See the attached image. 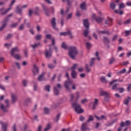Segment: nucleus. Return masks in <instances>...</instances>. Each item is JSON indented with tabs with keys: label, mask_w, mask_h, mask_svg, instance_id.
<instances>
[{
	"label": "nucleus",
	"mask_w": 131,
	"mask_h": 131,
	"mask_svg": "<svg viewBox=\"0 0 131 131\" xmlns=\"http://www.w3.org/2000/svg\"><path fill=\"white\" fill-rule=\"evenodd\" d=\"M78 53V52L76 47H70L69 48V55L72 59H75V57H76Z\"/></svg>",
	"instance_id": "nucleus-1"
},
{
	"label": "nucleus",
	"mask_w": 131,
	"mask_h": 131,
	"mask_svg": "<svg viewBox=\"0 0 131 131\" xmlns=\"http://www.w3.org/2000/svg\"><path fill=\"white\" fill-rule=\"evenodd\" d=\"M16 0H12L10 5H9L10 8L8 9L5 10V8H2L0 9V13L1 15H6L11 10H12V6L15 4Z\"/></svg>",
	"instance_id": "nucleus-2"
},
{
	"label": "nucleus",
	"mask_w": 131,
	"mask_h": 131,
	"mask_svg": "<svg viewBox=\"0 0 131 131\" xmlns=\"http://www.w3.org/2000/svg\"><path fill=\"white\" fill-rule=\"evenodd\" d=\"M73 108H75L76 113L80 114L83 113V110L81 108L80 105L76 103H74L72 104Z\"/></svg>",
	"instance_id": "nucleus-3"
},
{
	"label": "nucleus",
	"mask_w": 131,
	"mask_h": 131,
	"mask_svg": "<svg viewBox=\"0 0 131 131\" xmlns=\"http://www.w3.org/2000/svg\"><path fill=\"white\" fill-rule=\"evenodd\" d=\"M70 97H71V101H74V100H75L76 101H77L79 98H80V94H79V92H76L75 95L73 94H70Z\"/></svg>",
	"instance_id": "nucleus-4"
},
{
	"label": "nucleus",
	"mask_w": 131,
	"mask_h": 131,
	"mask_svg": "<svg viewBox=\"0 0 131 131\" xmlns=\"http://www.w3.org/2000/svg\"><path fill=\"white\" fill-rule=\"evenodd\" d=\"M77 64H74L73 66L71 68L72 70V77L73 78H76V77L77 76V73L75 72V69L77 68Z\"/></svg>",
	"instance_id": "nucleus-5"
},
{
	"label": "nucleus",
	"mask_w": 131,
	"mask_h": 131,
	"mask_svg": "<svg viewBox=\"0 0 131 131\" xmlns=\"http://www.w3.org/2000/svg\"><path fill=\"white\" fill-rule=\"evenodd\" d=\"M66 76L68 79V81H66L64 82V86L67 91H69V86H70V84H71V80L69 79V75L68 73L66 74Z\"/></svg>",
	"instance_id": "nucleus-6"
},
{
	"label": "nucleus",
	"mask_w": 131,
	"mask_h": 131,
	"mask_svg": "<svg viewBox=\"0 0 131 131\" xmlns=\"http://www.w3.org/2000/svg\"><path fill=\"white\" fill-rule=\"evenodd\" d=\"M52 45H49V50L46 51V57L47 59H50L52 57V48L51 46Z\"/></svg>",
	"instance_id": "nucleus-7"
},
{
	"label": "nucleus",
	"mask_w": 131,
	"mask_h": 131,
	"mask_svg": "<svg viewBox=\"0 0 131 131\" xmlns=\"http://www.w3.org/2000/svg\"><path fill=\"white\" fill-rule=\"evenodd\" d=\"M61 89V84H57V86L54 87V94L56 96L59 95V90Z\"/></svg>",
	"instance_id": "nucleus-8"
},
{
	"label": "nucleus",
	"mask_w": 131,
	"mask_h": 131,
	"mask_svg": "<svg viewBox=\"0 0 131 131\" xmlns=\"http://www.w3.org/2000/svg\"><path fill=\"white\" fill-rule=\"evenodd\" d=\"M92 19L93 20H96L98 23H101L102 22L103 18L101 17L97 18V16H96V14H93L92 16Z\"/></svg>",
	"instance_id": "nucleus-9"
},
{
	"label": "nucleus",
	"mask_w": 131,
	"mask_h": 131,
	"mask_svg": "<svg viewBox=\"0 0 131 131\" xmlns=\"http://www.w3.org/2000/svg\"><path fill=\"white\" fill-rule=\"evenodd\" d=\"M46 37L48 39H50V40H52V43L53 46L55 45V38H54L53 37H52V35L51 34L46 35Z\"/></svg>",
	"instance_id": "nucleus-10"
},
{
	"label": "nucleus",
	"mask_w": 131,
	"mask_h": 131,
	"mask_svg": "<svg viewBox=\"0 0 131 131\" xmlns=\"http://www.w3.org/2000/svg\"><path fill=\"white\" fill-rule=\"evenodd\" d=\"M2 125V129L3 131H7V127L8 126V124L7 123H4L2 122H0Z\"/></svg>",
	"instance_id": "nucleus-11"
},
{
	"label": "nucleus",
	"mask_w": 131,
	"mask_h": 131,
	"mask_svg": "<svg viewBox=\"0 0 131 131\" xmlns=\"http://www.w3.org/2000/svg\"><path fill=\"white\" fill-rule=\"evenodd\" d=\"M33 73L34 74V75H36L37 73H38V67L36 66V65L34 64L33 66Z\"/></svg>",
	"instance_id": "nucleus-12"
},
{
	"label": "nucleus",
	"mask_w": 131,
	"mask_h": 131,
	"mask_svg": "<svg viewBox=\"0 0 131 131\" xmlns=\"http://www.w3.org/2000/svg\"><path fill=\"white\" fill-rule=\"evenodd\" d=\"M51 24L52 25V27L55 29V30H58V29L57 27H56V18H53L51 20Z\"/></svg>",
	"instance_id": "nucleus-13"
},
{
	"label": "nucleus",
	"mask_w": 131,
	"mask_h": 131,
	"mask_svg": "<svg viewBox=\"0 0 131 131\" xmlns=\"http://www.w3.org/2000/svg\"><path fill=\"white\" fill-rule=\"evenodd\" d=\"M83 25L84 27L87 29L90 27V24L89 23V20L88 19H84L83 20Z\"/></svg>",
	"instance_id": "nucleus-14"
},
{
	"label": "nucleus",
	"mask_w": 131,
	"mask_h": 131,
	"mask_svg": "<svg viewBox=\"0 0 131 131\" xmlns=\"http://www.w3.org/2000/svg\"><path fill=\"white\" fill-rule=\"evenodd\" d=\"M19 52V49L17 47H15L11 50V56H14L15 53Z\"/></svg>",
	"instance_id": "nucleus-15"
},
{
	"label": "nucleus",
	"mask_w": 131,
	"mask_h": 131,
	"mask_svg": "<svg viewBox=\"0 0 131 131\" xmlns=\"http://www.w3.org/2000/svg\"><path fill=\"white\" fill-rule=\"evenodd\" d=\"M11 98L12 103H15V102L17 101V95L15 94H12Z\"/></svg>",
	"instance_id": "nucleus-16"
},
{
	"label": "nucleus",
	"mask_w": 131,
	"mask_h": 131,
	"mask_svg": "<svg viewBox=\"0 0 131 131\" xmlns=\"http://www.w3.org/2000/svg\"><path fill=\"white\" fill-rule=\"evenodd\" d=\"M130 124V121H126L125 122H122L121 123V126L123 127V126H127V125H129Z\"/></svg>",
	"instance_id": "nucleus-17"
},
{
	"label": "nucleus",
	"mask_w": 131,
	"mask_h": 131,
	"mask_svg": "<svg viewBox=\"0 0 131 131\" xmlns=\"http://www.w3.org/2000/svg\"><path fill=\"white\" fill-rule=\"evenodd\" d=\"M60 35L61 36H65L66 35H71V32L69 31L68 32H61V33H60Z\"/></svg>",
	"instance_id": "nucleus-18"
},
{
	"label": "nucleus",
	"mask_w": 131,
	"mask_h": 131,
	"mask_svg": "<svg viewBox=\"0 0 131 131\" xmlns=\"http://www.w3.org/2000/svg\"><path fill=\"white\" fill-rule=\"evenodd\" d=\"M45 73H42L38 77V80L39 81H42V80H45L46 79L45 78Z\"/></svg>",
	"instance_id": "nucleus-19"
},
{
	"label": "nucleus",
	"mask_w": 131,
	"mask_h": 131,
	"mask_svg": "<svg viewBox=\"0 0 131 131\" xmlns=\"http://www.w3.org/2000/svg\"><path fill=\"white\" fill-rule=\"evenodd\" d=\"M108 94L107 92L106 91H104L103 90H102L100 92V96H108Z\"/></svg>",
	"instance_id": "nucleus-20"
},
{
	"label": "nucleus",
	"mask_w": 131,
	"mask_h": 131,
	"mask_svg": "<svg viewBox=\"0 0 131 131\" xmlns=\"http://www.w3.org/2000/svg\"><path fill=\"white\" fill-rule=\"evenodd\" d=\"M1 108L4 112H8V108L7 107L5 106V105L1 104Z\"/></svg>",
	"instance_id": "nucleus-21"
},
{
	"label": "nucleus",
	"mask_w": 131,
	"mask_h": 131,
	"mask_svg": "<svg viewBox=\"0 0 131 131\" xmlns=\"http://www.w3.org/2000/svg\"><path fill=\"white\" fill-rule=\"evenodd\" d=\"M88 129L86 127V123H83L81 127V131H85Z\"/></svg>",
	"instance_id": "nucleus-22"
},
{
	"label": "nucleus",
	"mask_w": 131,
	"mask_h": 131,
	"mask_svg": "<svg viewBox=\"0 0 131 131\" xmlns=\"http://www.w3.org/2000/svg\"><path fill=\"white\" fill-rule=\"evenodd\" d=\"M16 12L17 14H20V15H21V14H22V10H21V9H20V8L19 7V6H17V7H16Z\"/></svg>",
	"instance_id": "nucleus-23"
},
{
	"label": "nucleus",
	"mask_w": 131,
	"mask_h": 131,
	"mask_svg": "<svg viewBox=\"0 0 131 131\" xmlns=\"http://www.w3.org/2000/svg\"><path fill=\"white\" fill-rule=\"evenodd\" d=\"M42 7L43 8V9L45 10V13L47 16H49V13H48V9H47V7L46 6L43 4L42 5Z\"/></svg>",
	"instance_id": "nucleus-24"
},
{
	"label": "nucleus",
	"mask_w": 131,
	"mask_h": 131,
	"mask_svg": "<svg viewBox=\"0 0 131 131\" xmlns=\"http://www.w3.org/2000/svg\"><path fill=\"white\" fill-rule=\"evenodd\" d=\"M61 48H62V49H64V50H68V46H67V45H66V43L62 42L61 44Z\"/></svg>",
	"instance_id": "nucleus-25"
},
{
	"label": "nucleus",
	"mask_w": 131,
	"mask_h": 131,
	"mask_svg": "<svg viewBox=\"0 0 131 131\" xmlns=\"http://www.w3.org/2000/svg\"><path fill=\"white\" fill-rule=\"evenodd\" d=\"M80 8L82 10H85L86 9V6L85 3H83L80 5Z\"/></svg>",
	"instance_id": "nucleus-26"
},
{
	"label": "nucleus",
	"mask_w": 131,
	"mask_h": 131,
	"mask_svg": "<svg viewBox=\"0 0 131 131\" xmlns=\"http://www.w3.org/2000/svg\"><path fill=\"white\" fill-rule=\"evenodd\" d=\"M12 57H14L17 60H20L21 59V56L19 54H14V56H12Z\"/></svg>",
	"instance_id": "nucleus-27"
},
{
	"label": "nucleus",
	"mask_w": 131,
	"mask_h": 131,
	"mask_svg": "<svg viewBox=\"0 0 131 131\" xmlns=\"http://www.w3.org/2000/svg\"><path fill=\"white\" fill-rule=\"evenodd\" d=\"M100 80L101 81L104 82V83H107V80L106 79V78H105V77H101L100 78Z\"/></svg>",
	"instance_id": "nucleus-28"
},
{
	"label": "nucleus",
	"mask_w": 131,
	"mask_h": 131,
	"mask_svg": "<svg viewBox=\"0 0 131 131\" xmlns=\"http://www.w3.org/2000/svg\"><path fill=\"white\" fill-rule=\"evenodd\" d=\"M95 61H96V58H92L90 61V66L92 67L95 63Z\"/></svg>",
	"instance_id": "nucleus-29"
},
{
	"label": "nucleus",
	"mask_w": 131,
	"mask_h": 131,
	"mask_svg": "<svg viewBox=\"0 0 131 131\" xmlns=\"http://www.w3.org/2000/svg\"><path fill=\"white\" fill-rule=\"evenodd\" d=\"M96 118L98 119V120H102V119H106V117L104 116H101V117L99 118L98 116H95Z\"/></svg>",
	"instance_id": "nucleus-30"
},
{
	"label": "nucleus",
	"mask_w": 131,
	"mask_h": 131,
	"mask_svg": "<svg viewBox=\"0 0 131 131\" xmlns=\"http://www.w3.org/2000/svg\"><path fill=\"white\" fill-rule=\"evenodd\" d=\"M129 100H130V97H128L127 98L125 99V100L124 101V104H125V105H127V104H128V102H129Z\"/></svg>",
	"instance_id": "nucleus-31"
},
{
	"label": "nucleus",
	"mask_w": 131,
	"mask_h": 131,
	"mask_svg": "<svg viewBox=\"0 0 131 131\" xmlns=\"http://www.w3.org/2000/svg\"><path fill=\"white\" fill-rule=\"evenodd\" d=\"M110 7L111 9H113V10H114L115 9V7H116V5H115V2H113L111 4Z\"/></svg>",
	"instance_id": "nucleus-32"
},
{
	"label": "nucleus",
	"mask_w": 131,
	"mask_h": 131,
	"mask_svg": "<svg viewBox=\"0 0 131 131\" xmlns=\"http://www.w3.org/2000/svg\"><path fill=\"white\" fill-rule=\"evenodd\" d=\"M116 81H119V82H122L123 81V79H121L120 80H114V81L111 82L110 83L111 85L113 84L115 82H116Z\"/></svg>",
	"instance_id": "nucleus-33"
},
{
	"label": "nucleus",
	"mask_w": 131,
	"mask_h": 131,
	"mask_svg": "<svg viewBox=\"0 0 131 131\" xmlns=\"http://www.w3.org/2000/svg\"><path fill=\"white\" fill-rule=\"evenodd\" d=\"M125 8V5L123 3H121L119 4V10H121V9H123Z\"/></svg>",
	"instance_id": "nucleus-34"
},
{
	"label": "nucleus",
	"mask_w": 131,
	"mask_h": 131,
	"mask_svg": "<svg viewBox=\"0 0 131 131\" xmlns=\"http://www.w3.org/2000/svg\"><path fill=\"white\" fill-rule=\"evenodd\" d=\"M68 10H67L66 12L64 13V9H61L60 10V12H61V14L62 15V16H65V14H66V13H68Z\"/></svg>",
	"instance_id": "nucleus-35"
},
{
	"label": "nucleus",
	"mask_w": 131,
	"mask_h": 131,
	"mask_svg": "<svg viewBox=\"0 0 131 131\" xmlns=\"http://www.w3.org/2000/svg\"><path fill=\"white\" fill-rule=\"evenodd\" d=\"M89 29H87L86 30H85L83 32L84 36L86 37L88 36V34H89Z\"/></svg>",
	"instance_id": "nucleus-36"
},
{
	"label": "nucleus",
	"mask_w": 131,
	"mask_h": 131,
	"mask_svg": "<svg viewBox=\"0 0 131 131\" xmlns=\"http://www.w3.org/2000/svg\"><path fill=\"white\" fill-rule=\"evenodd\" d=\"M51 128V124H48L46 127L45 128L44 131L49 130Z\"/></svg>",
	"instance_id": "nucleus-37"
},
{
	"label": "nucleus",
	"mask_w": 131,
	"mask_h": 131,
	"mask_svg": "<svg viewBox=\"0 0 131 131\" xmlns=\"http://www.w3.org/2000/svg\"><path fill=\"white\" fill-rule=\"evenodd\" d=\"M50 112V109L47 108V107H45L44 108V113H45V114H48V113H49Z\"/></svg>",
	"instance_id": "nucleus-38"
},
{
	"label": "nucleus",
	"mask_w": 131,
	"mask_h": 131,
	"mask_svg": "<svg viewBox=\"0 0 131 131\" xmlns=\"http://www.w3.org/2000/svg\"><path fill=\"white\" fill-rule=\"evenodd\" d=\"M94 120V117L92 116H89V118L88 120V122H90V121H93Z\"/></svg>",
	"instance_id": "nucleus-39"
},
{
	"label": "nucleus",
	"mask_w": 131,
	"mask_h": 131,
	"mask_svg": "<svg viewBox=\"0 0 131 131\" xmlns=\"http://www.w3.org/2000/svg\"><path fill=\"white\" fill-rule=\"evenodd\" d=\"M129 34H131V29L129 31H125V36H128Z\"/></svg>",
	"instance_id": "nucleus-40"
},
{
	"label": "nucleus",
	"mask_w": 131,
	"mask_h": 131,
	"mask_svg": "<svg viewBox=\"0 0 131 131\" xmlns=\"http://www.w3.org/2000/svg\"><path fill=\"white\" fill-rule=\"evenodd\" d=\"M114 62H115V59L114 58H112L110 60V62H109V64H110L111 65Z\"/></svg>",
	"instance_id": "nucleus-41"
},
{
	"label": "nucleus",
	"mask_w": 131,
	"mask_h": 131,
	"mask_svg": "<svg viewBox=\"0 0 131 131\" xmlns=\"http://www.w3.org/2000/svg\"><path fill=\"white\" fill-rule=\"evenodd\" d=\"M86 47L87 49H91V47H92V44H91V43L88 42L86 43Z\"/></svg>",
	"instance_id": "nucleus-42"
},
{
	"label": "nucleus",
	"mask_w": 131,
	"mask_h": 131,
	"mask_svg": "<svg viewBox=\"0 0 131 131\" xmlns=\"http://www.w3.org/2000/svg\"><path fill=\"white\" fill-rule=\"evenodd\" d=\"M60 119V114H58L56 118L54 119L55 121L57 122Z\"/></svg>",
	"instance_id": "nucleus-43"
},
{
	"label": "nucleus",
	"mask_w": 131,
	"mask_h": 131,
	"mask_svg": "<svg viewBox=\"0 0 131 131\" xmlns=\"http://www.w3.org/2000/svg\"><path fill=\"white\" fill-rule=\"evenodd\" d=\"M112 21V20L108 19V20H106L105 23H106V24H107V25H111Z\"/></svg>",
	"instance_id": "nucleus-44"
},
{
	"label": "nucleus",
	"mask_w": 131,
	"mask_h": 131,
	"mask_svg": "<svg viewBox=\"0 0 131 131\" xmlns=\"http://www.w3.org/2000/svg\"><path fill=\"white\" fill-rule=\"evenodd\" d=\"M39 43H36V44H34L33 45H32V47L33 48V49H35L36 48H37V47H38V46H39Z\"/></svg>",
	"instance_id": "nucleus-45"
},
{
	"label": "nucleus",
	"mask_w": 131,
	"mask_h": 131,
	"mask_svg": "<svg viewBox=\"0 0 131 131\" xmlns=\"http://www.w3.org/2000/svg\"><path fill=\"white\" fill-rule=\"evenodd\" d=\"M63 3H67L68 5H70L71 2L70 0H62Z\"/></svg>",
	"instance_id": "nucleus-46"
},
{
	"label": "nucleus",
	"mask_w": 131,
	"mask_h": 131,
	"mask_svg": "<svg viewBox=\"0 0 131 131\" xmlns=\"http://www.w3.org/2000/svg\"><path fill=\"white\" fill-rule=\"evenodd\" d=\"M115 13H116V14H119L120 15H122V14H123V11H120V12H118V11L115 10Z\"/></svg>",
	"instance_id": "nucleus-47"
},
{
	"label": "nucleus",
	"mask_w": 131,
	"mask_h": 131,
	"mask_svg": "<svg viewBox=\"0 0 131 131\" xmlns=\"http://www.w3.org/2000/svg\"><path fill=\"white\" fill-rule=\"evenodd\" d=\"M55 65L54 64H48V67L49 68L52 69V68H54Z\"/></svg>",
	"instance_id": "nucleus-48"
},
{
	"label": "nucleus",
	"mask_w": 131,
	"mask_h": 131,
	"mask_svg": "<svg viewBox=\"0 0 131 131\" xmlns=\"http://www.w3.org/2000/svg\"><path fill=\"white\" fill-rule=\"evenodd\" d=\"M85 68L88 72H90V71H91V69L89 68V65L88 64H85Z\"/></svg>",
	"instance_id": "nucleus-49"
},
{
	"label": "nucleus",
	"mask_w": 131,
	"mask_h": 131,
	"mask_svg": "<svg viewBox=\"0 0 131 131\" xmlns=\"http://www.w3.org/2000/svg\"><path fill=\"white\" fill-rule=\"evenodd\" d=\"M6 25H7V24H6V23L3 24L2 27L0 28V30L1 31L3 30V29H4L5 27H6Z\"/></svg>",
	"instance_id": "nucleus-50"
},
{
	"label": "nucleus",
	"mask_w": 131,
	"mask_h": 131,
	"mask_svg": "<svg viewBox=\"0 0 131 131\" xmlns=\"http://www.w3.org/2000/svg\"><path fill=\"white\" fill-rule=\"evenodd\" d=\"M32 14H33V11L31 9H30L29 12V17H31L32 16Z\"/></svg>",
	"instance_id": "nucleus-51"
},
{
	"label": "nucleus",
	"mask_w": 131,
	"mask_h": 131,
	"mask_svg": "<svg viewBox=\"0 0 131 131\" xmlns=\"http://www.w3.org/2000/svg\"><path fill=\"white\" fill-rule=\"evenodd\" d=\"M95 56L96 57H97L98 61H100V57H99V52H96L95 54Z\"/></svg>",
	"instance_id": "nucleus-52"
},
{
	"label": "nucleus",
	"mask_w": 131,
	"mask_h": 131,
	"mask_svg": "<svg viewBox=\"0 0 131 131\" xmlns=\"http://www.w3.org/2000/svg\"><path fill=\"white\" fill-rule=\"evenodd\" d=\"M45 89L47 92H50V86L49 85H46Z\"/></svg>",
	"instance_id": "nucleus-53"
},
{
	"label": "nucleus",
	"mask_w": 131,
	"mask_h": 131,
	"mask_svg": "<svg viewBox=\"0 0 131 131\" xmlns=\"http://www.w3.org/2000/svg\"><path fill=\"white\" fill-rule=\"evenodd\" d=\"M24 29V24H21L19 28V30H23Z\"/></svg>",
	"instance_id": "nucleus-54"
},
{
	"label": "nucleus",
	"mask_w": 131,
	"mask_h": 131,
	"mask_svg": "<svg viewBox=\"0 0 131 131\" xmlns=\"http://www.w3.org/2000/svg\"><path fill=\"white\" fill-rule=\"evenodd\" d=\"M98 100L97 99H95V101H94V106L95 107V106H97V105L98 104Z\"/></svg>",
	"instance_id": "nucleus-55"
},
{
	"label": "nucleus",
	"mask_w": 131,
	"mask_h": 131,
	"mask_svg": "<svg viewBox=\"0 0 131 131\" xmlns=\"http://www.w3.org/2000/svg\"><path fill=\"white\" fill-rule=\"evenodd\" d=\"M12 130L13 131H17V127H16V124H14L12 126Z\"/></svg>",
	"instance_id": "nucleus-56"
},
{
	"label": "nucleus",
	"mask_w": 131,
	"mask_h": 131,
	"mask_svg": "<svg viewBox=\"0 0 131 131\" xmlns=\"http://www.w3.org/2000/svg\"><path fill=\"white\" fill-rule=\"evenodd\" d=\"M23 85L25 86H26L27 85V80H24L23 81Z\"/></svg>",
	"instance_id": "nucleus-57"
},
{
	"label": "nucleus",
	"mask_w": 131,
	"mask_h": 131,
	"mask_svg": "<svg viewBox=\"0 0 131 131\" xmlns=\"http://www.w3.org/2000/svg\"><path fill=\"white\" fill-rule=\"evenodd\" d=\"M87 102H88V99H84L81 100V103L82 104H85V103H86Z\"/></svg>",
	"instance_id": "nucleus-58"
},
{
	"label": "nucleus",
	"mask_w": 131,
	"mask_h": 131,
	"mask_svg": "<svg viewBox=\"0 0 131 131\" xmlns=\"http://www.w3.org/2000/svg\"><path fill=\"white\" fill-rule=\"evenodd\" d=\"M40 38H41V35H38L36 36V39L37 40L40 39Z\"/></svg>",
	"instance_id": "nucleus-59"
},
{
	"label": "nucleus",
	"mask_w": 131,
	"mask_h": 131,
	"mask_svg": "<svg viewBox=\"0 0 131 131\" xmlns=\"http://www.w3.org/2000/svg\"><path fill=\"white\" fill-rule=\"evenodd\" d=\"M79 119H80V121H84L85 118H84V117H83L82 116H80V118H79Z\"/></svg>",
	"instance_id": "nucleus-60"
},
{
	"label": "nucleus",
	"mask_w": 131,
	"mask_h": 131,
	"mask_svg": "<svg viewBox=\"0 0 131 131\" xmlns=\"http://www.w3.org/2000/svg\"><path fill=\"white\" fill-rule=\"evenodd\" d=\"M72 17V13H70L68 15L67 19H71Z\"/></svg>",
	"instance_id": "nucleus-61"
},
{
	"label": "nucleus",
	"mask_w": 131,
	"mask_h": 131,
	"mask_svg": "<svg viewBox=\"0 0 131 131\" xmlns=\"http://www.w3.org/2000/svg\"><path fill=\"white\" fill-rule=\"evenodd\" d=\"M125 71H126V70H125V69H123L122 70L120 71L119 73H120L121 74H122L123 73H125Z\"/></svg>",
	"instance_id": "nucleus-62"
},
{
	"label": "nucleus",
	"mask_w": 131,
	"mask_h": 131,
	"mask_svg": "<svg viewBox=\"0 0 131 131\" xmlns=\"http://www.w3.org/2000/svg\"><path fill=\"white\" fill-rule=\"evenodd\" d=\"M17 25H18V23H17L13 24L12 25H11V27L14 28L16 27V26H17Z\"/></svg>",
	"instance_id": "nucleus-63"
},
{
	"label": "nucleus",
	"mask_w": 131,
	"mask_h": 131,
	"mask_svg": "<svg viewBox=\"0 0 131 131\" xmlns=\"http://www.w3.org/2000/svg\"><path fill=\"white\" fill-rule=\"evenodd\" d=\"M129 23H130V19H127L124 23V24H129Z\"/></svg>",
	"instance_id": "nucleus-64"
}]
</instances>
